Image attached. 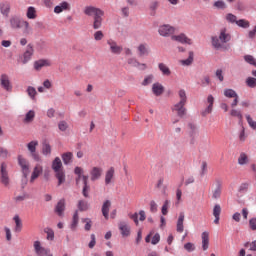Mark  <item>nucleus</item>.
<instances>
[{
  "label": "nucleus",
  "mask_w": 256,
  "mask_h": 256,
  "mask_svg": "<svg viewBox=\"0 0 256 256\" xmlns=\"http://www.w3.org/2000/svg\"><path fill=\"white\" fill-rule=\"evenodd\" d=\"M231 41V32L227 28H222L219 31L218 36L212 37V47L214 49H222L223 51H227V43Z\"/></svg>",
  "instance_id": "nucleus-1"
},
{
  "label": "nucleus",
  "mask_w": 256,
  "mask_h": 256,
  "mask_svg": "<svg viewBox=\"0 0 256 256\" xmlns=\"http://www.w3.org/2000/svg\"><path fill=\"white\" fill-rule=\"evenodd\" d=\"M84 14L88 17H93V29H101L103 25V15L105 12L94 6H86L84 8Z\"/></svg>",
  "instance_id": "nucleus-2"
},
{
  "label": "nucleus",
  "mask_w": 256,
  "mask_h": 256,
  "mask_svg": "<svg viewBox=\"0 0 256 256\" xmlns=\"http://www.w3.org/2000/svg\"><path fill=\"white\" fill-rule=\"evenodd\" d=\"M9 25L11 29H22V27H24L23 29L24 35H33V28L31 27L29 22L26 20L20 19L19 16H12L9 19Z\"/></svg>",
  "instance_id": "nucleus-3"
},
{
  "label": "nucleus",
  "mask_w": 256,
  "mask_h": 256,
  "mask_svg": "<svg viewBox=\"0 0 256 256\" xmlns=\"http://www.w3.org/2000/svg\"><path fill=\"white\" fill-rule=\"evenodd\" d=\"M52 169L55 173V177L58 180V186L63 185L65 183V170L63 169V162H61V158L56 157L52 162Z\"/></svg>",
  "instance_id": "nucleus-4"
},
{
  "label": "nucleus",
  "mask_w": 256,
  "mask_h": 256,
  "mask_svg": "<svg viewBox=\"0 0 256 256\" xmlns=\"http://www.w3.org/2000/svg\"><path fill=\"white\" fill-rule=\"evenodd\" d=\"M17 161H18L19 167L21 168L23 177L27 179V177H29V174L31 173V164L29 163V160L23 157V155H18Z\"/></svg>",
  "instance_id": "nucleus-5"
},
{
  "label": "nucleus",
  "mask_w": 256,
  "mask_h": 256,
  "mask_svg": "<svg viewBox=\"0 0 256 256\" xmlns=\"http://www.w3.org/2000/svg\"><path fill=\"white\" fill-rule=\"evenodd\" d=\"M39 145V141L33 140L27 144V149L30 152V155L34 161H41V156L37 153V147Z\"/></svg>",
  "instance_id": "nucleus-6"
},
{
  "label": "nucleus",
  "mask_w": 256,
  "mask_h": 256,
  "mask_svg": "<svg viewBox=\"0 0 256 256\" xmlns=\"http://www.w3.org/2000/svg\"><path fill=\"white\" fill-rule=\"evenodd\" d=\"M158 33L161 35V37H173V34L175 33V27L164 24L159 26Z\"/></svg>",
  "instance_id": "nucleus-7"
},
{
  "label": "nucleus",
  "mask_w": 256,
  "mask_h": 256,
  "mask_svg": "<svg viewBox=\"0 0 256 256\" xmlns=\"http://www.w3.org/2000/svg\"><path fill=\"white\" fill-rule=\"evenodd\" d=\"M34 251L39 256H53V254H51V250L43 247L39 241L34 242Z\"/></svg>",
  "instance_id": "nucleus-8"
},
{
  "label": "nucleus",
  "mask_w": 256,
  "mask_h": 256,
  "mask_svg": "<svg viewBox=\"0 0 256 256\" xmlns=\"http://www.w3.org/2000/svg\"><path fill=\"white\" fill-rule=\"evenodd\" d=\"M107 45L110 47V52L113 53V55H121V53H123V46H119L115 40H107Z\"/></svg>",
  "instance_id": "nucleus-9"
},
{
  "label": "nucleus",
  "mask_w": 256,
  "mask_h": 256,
  "mask_svg": "<svg viewBox=\"0 0 256 256\" xmlns=\"http://www.w3.org/2000/svg\"><path fill=\"white\" fill-rule=\"evenodd\" d=\"M103 177V168L94 166L90 170V181H99Z\"/></svg>",
  "instance_id": "nucleus-10"
},
{
  "label": "nucleus",
  "mask_w": 256,
  "mask_h": 256,
  "mask_svg": "<svg viewBox=\"0 0 256 256\" xmlns=\"http://www.w3.org/2000/svg\"><path fill=\"white\" fill-rule=\"evenodd\" d=\"M185 103L178 102L172 106V111L177 113L178 117H185L187 115V108H185Z\"/></svg>",
  "instance_id": "nucleus-11"
},
{
  "label": "nucleus",
  "mask_w": 256,
  "mask_h": 256,
  "mask_svg": "<svg viewBox=\"0 0 256 256\" xmlns=\"http://www.w3.org/2000/svg\"><path fill=\"white\" fill-rule=\"evenodd\" d=\"M118 228L122 237H129V235H131V226H129L128 222H125V221L119 222Z\"/></svg>",
  "instance_id": "nucleus-12"
},
{
  "label": "nucleus",
  "mask_w": 256,
  "mask_h": 256,
  "mask_svg": "<svg viewBox=\"0 0 256 256\" xmlns=\"http://www.w3.org/2000/svg\"><path fill=\"white\" fill-rule=\"evenodd\" d=\"M0 85L5 91H13V85H11V80H9V75L7 74H2L0 76Z\"/></svg>",
  "instance_id": "nucleus-13"
},
{
  "label": "nucleus",
  "mask_w": 256,
  "mask_h": 256,
  "mask_svg": "<svg viewBox=\"0 0 256 256\" xmlns=\"http://www.w3.org/2000/svg\"><path fill=\"white\" fill-rule=\"evenodd\" d=\"M0 179L5 187L9 185V173L7 172V164L5 163L1 164Z\"/></svg>",
  "instance_id": "nucleus-14"
},
{
  "label": "nucleus",
  "mask_w": 256,
  "mask_h": 256,
  "mask_svg": "<svg viewBox=\"0 0 256 256\" xmlns=\"http://www.w3.org/2000/svg\"><path fill=\"white\" fill-rule=\"evenodd\" d=\"M172 41H177L178 43H183L186 45H192L193 41L187 37L184 33L179 35H172L171 36Z\"/></svg>",
  "instance_id": "nucleus-15"
},
{
  "label": "nucleus",
  "mask_w": 256,
  "mask_h": 256,
  "mask_svg": "<svg viewBox=\"0 0 256 256\" xmlns=\"http://www.w3.org/2000/svg\"><path fill=\"white\" fill-rule=\"evenodd\" d=\"M33 53H35V50L33 49V45L28 44L26 47V50L23 54V60L22 63L25 65L26 63H29L31 61V57H33Z\"/></svg>",
  "instance_id": "nucleus-16"
},
{
  "label": "nucleus",
  "mask_w": 256,
  "mask_h": 256,
  "mask_svg": "<svg viewBox=\"0 0 256 256\" xmlns=\"http://www.w3.org/2000/svg\"><path fill=\"white\" fill-rule=\"evenodd\" d=\"M43 174V166H41L40 164H37L34 169L33 172L31 174V178H30V183H34L35 180Z\"/></svg>",
  "instance_id": "nucleus-17"
},
{
  "label": "nucleus",
  "mask_w": 256,
  "mask_h": 256,
  "mask_svg": "<svg viewBox=\"0 0 256 256\" xmlns=\"http://www.w3.org/2000/svg\"><path fill=\"white\" fill-rule=\"evenodd\" d=\"M0 12L4 15V17H9V13H11V4L7 1L1 2Z\"/></svg>",
  "instance_id": "nucleus-18"
},
{
  "label": "nucleus",
  "mask_w": 256,
  "mask_h": 256,
  "mask_svg": "<svg viewBox=\"0 0 256 256\" xmlns=\"http://www.w3.org/2000/svg\"><path fill=\"white\" fill-rule=\"evenodd\" d=\"M207 103L209 104L208 107L202 112L203 117L209 115L213 111V103H215V98L213 95H209L207 98Z\"/></svg>",
  "instance_id": "nucleus-19"
},
{
  "label": "nucleus",
  "mask_w": 256,
  "mask_h": 256,
  "mask_svg": "<svg viewBox=\"0 0 256 256\" xmlns=\"http://www.w3.org/2000/svg\"><path fill=\"white\" fill-rule=\"evenodd\" d=\"M64 212H65V199H61V200H59V202L57 203V205L55 207V213L59 217H63Z\"/></svg>",
  "instance_id": "nucleus-20"
},
{
  "label": "nucleus",
  "mask_w": 256,
  "mask_h": 256,
  "mask_svg": "<svg viewBox=\"0 0 256 256\" xmlns=\"http://www.w3.org/2000/svg\"><path fill=\"white\" fill-rule=\"evenodd\" d=\"M43 67H51V61L49 60H38L34 63V69L41 71Z\"/></svg>",
  "instance_id": "nucleus-21"
},
{
  "label": "nucleus",
  "mask_w": 256,
  "mask_h": 256,
  "mask_svg": "<svg viewBox=\"0 0 256 256\" xmlns=\"http://www.w3.org/2000/svg\"><path fill=\"white\" fill-rule=\"evenodd\" d=\"M113 177H115V168L111 167L109 170L106 171L105 185H111V182L113 181Z\"/></svg>",
  "instance_id": "nucleus-22"
},
{
  "label": "nucleus",
  "mask_w": 256,
  "mask_h": 256,
  "mask_svg": "<svg viewBox=\"0 0 256 256\" xmlns=\"http://www.w3.org/2000/svg\"><path fill=\"white\" fill-rule=\"evenodd\" d=\"M184 221H185V214L183 212H181L179 214L178 221H177V227H176V231L178 233H183V231H184L183 222Z\"/></svg>",
  "instance_id": "nucleus-23"
},
{
  "label": "nucleus",
  "mask_w": 256,
  "mask_h": 256,
  "mask_svg": "<svg viewBox=\"0 0 256 256\" xmlns=\"http://www.w3.org/2000/svg\"><path fill=\"white\" fill-rule=\"evenodd\" d=\"M213 216L215 217L214 223L215 225H219V219L221 217V205L216 204L213 208Z\"/></svg>",
  "instance_id": "nucleus-24"
},
{
  "label": "nucleus",
  "mask_w": 256,
  "mask_h": 256,
  "mask_svg": "<svg viewBox=\"0 0 256 256\" xmlns=\"http://www.w3.org/2000/svg\"><path fill=\"white\" fill-rule=\"evenodd\" d=\"M188 129H189V135L192 137V139H195L199 135V128H197V125L194 123H189L188 124Z\"/></svg>",
  "instance_id": "nucleus-25"
},
{
  "label": "nucleus",
  "mask_w": 256,
  "mask_h": 256,
  "mask_svg": "<svg viewBox=\"0 0 256 256\" xmlns=\"http://www.w3.org/2000/svg\"><path fill=\"white\" fill-rule=\"evenodd\" d=\"M222 191H223V185L221 184V181H218L216 188L213 190L212 198L219 199L221 197Z\"/></svg>",
  "instance_id": "nucleus-26"
},
{
  "label": "nucleus",
  "mask_w": 256,
  "mask_h": 256,
  "mask_svg": "<svg viewBox=\"0 0 256 256\" xmlns=\"http://www.w3.org/2000/svg\"><path fill=\"white\" fill-rule=\"evenodd\" d=\"M109 209H111V201L106 200L102 205V215L105 219H109Z\"/></svg>",
  "instance_id": "nucleus-27"
},
{
  "label": "nucleus",
  "mask_w": 256,
  "mask_h": 256,
  "mask_svg": "<svg viewBox=\"0 0 256 256\" xmlns=\"http://www.w3.org/2000/svg\"><path fill=\"white\" fill-rule=\"evenodd\" d=\"M69 10V3L68 2H61L58 6L54 8V13H63V11Z\"/></svg>",
  "instance_id": "nucleus-28"
},
{
  "label": "nucleus",
  "mask_w": 256,
  "mask_h": 256,
  "mask_svg": "<svg viewBox=\"0 0 256 256\" xmlns=\"http://www.w3.org/2000/svg\"><path fill=\"white\" fill-rule=\"evenodd\" d=\"M201 237L203 251H207L209 249V232H203Z\"/></svg>",
  "instance_id": "nucleus-29"
},
{
  "label": "nucleus",
  "mask_w": 256,
  "mask_h": 256,
  "mask_svg": "<svg viewBox=\"0 0 256 256\" xmlns=\"http://www.w3.org/2000/svg\"><path fill=\"white\" fill-rule=\"evenodd\" d=\"M152 91L154 95H156V97H159V95H163V85H161L160 83H154L152 86Z\"/></svg>",
  "instance_id": "nucleus-30"
},
{
  "label": "nucleus",
  "mask_w": 256,
  "mask_h": 256,
  "mask_svg": "<svg viewBox=\"0 0 256 256\" xmlns=\"http://www.w3.org/2000/svg\"><path fill=\"white\" fill-rule=\"evenodd\" d=\"M14 222H15V233H21V230L23 229V222H21V218H19V215L14 216Z\"/></svg>",
  "instance_id": "nucleus-31"
},
{
  "label": "nucleus",
  "mask_w": 256,
  "mask_h": 256,
  "mask_svg": "<svg viewBox=\"0 0 256 256\" xmlns=\"http://www.w3.org/2000/svg\"><path fill=\"white\" fill-rule=\"evenodd\" d=\"M139 57H143L144 55H149V46L147 44H140L138 46Z\"/></svg>",
  "instance_id": "nucleus-32"
},
{
  "label": "nucleus",
  "mask_w": 256,
  "mask_h": 256,
  "mask_svg": "<svg viewBox=\"0 0 256 256\" xmlns=\"http://www.w3.org/2000/svg\"><path fill=\"white\" fill-rule=\"evenodd\" d=\"M27 19H37V10L35 7L30 6L26 12Z\"/></svg>",
  "instance_id": "nucleus-33"
},
{
  "label": "nucleus",
  "mask_w": 256,
  "mask_h": 256,
  "mask_svg": "<svg viewBox=\"0 0 256 256\" xmlns=\"http://www.w3.org/2000/svg\"><path fill=\"white\" fill-rule=\"evenodd\" d=\"M77 225H79V211H76L74 213L70 229H72V231H75L77 229Z\"/></svg>",
  "instance_id": "nucleus-34"
},
{
  "label": "nucleus",
  "mask_w": 256,
  "mask_h": 256,
  "mask_svg": "<svg viewBox=\"0 0 256 256\" xmlns=\"http://www.w3.org/2000/svg\"><path fill=\"white\" fill-rule=\"evenodd\" d=\"M62 161L64 165H69L73 161V154L71 152H66L62 154Z\"/></svg>",
  "instance_id": "nucleus-35"
},
{
  "label": "nucleus",
  "mask_w": 256,
  "mask_h": 256,
  "mask_svg": "<svg viewBox=\"0 0 256 256\" xmlns=\"http://www.w3.org/2000/svg\"><path fill=\"white\" fill-rule=\"evenodd\" d=\"M158 68L161 71L162 75L169 77L171 75V69H169L164 63L158 64Z\"/></svg>",
  "instance_id": "nucleus-36"
},
{
  "label": "nucleus",
  "mask_w": 256,
  "mask_h": 256,
  "mask_svg": "<svg viewBox=\"0 0 256 256\" xmlns=\"http://www.w3.org/2000/svg\"><path fill=\"white\" fill-rule=\"evenodd\" d=\"M236 25H238V27H241L242 29H249V27H251V23L249 22V20H245V19H240L236 22Z\"/></svg>",
  "instance_id": "nucleus-37"
},
{
  "label": "nucleus",
  "mask_w": 256,
  "mask_h": 256,
  "mask_svg": "<svg viewBox=\"0 0 256 256\" xmlns=\"http://www.w3.org/2000/svg\"><path fill=\"white\" fill-rule=\"evenodd\" d=\"M249 163V157H247V154L241 153L238 157V164L239 165H247Z\"/></svg>",
  "instance_id": "nucleus-38"
},
{
  "label": "nucleus",
  "mask_w": 256,
  "mask_h": 256,
  "mask_svg": "<svg viewBox=\"0 0 256 256\" xmlns=\"http://www.w3.org/2000/svg\"><path fill=\"white\" fill-rule=\"evenodd\" d=\"M200 85L201 87H207L211 85V77H209V75H205L202 78H200Z\"/></svg>",
  "instance_id": "nucleus-39"
},
{
  "label": "nucleus",
  "mask_w": 256,
  "mask_h": 256,
  "mask_svg": "<svg viewBox=\"0 0 256 256\" xmlns=\"http://www.w3.org/2000/svg\"><path fill=\"white\" fill-rule=\"evenodd\" d=\"M33 119H35V111L30 110L24 118V123H33Z\"/></svg>",
  "instance_id": "nucleus-40"
},
{
  "label": "nucleus",
  "mask_w": 256,
  "mask_h": 256,
  "mask_svg": "<svg viewBox=\"0 0 256 256\" xmlns=\"http://www.w3.org/2000/svg\"><path fill=\"white\" fill-rule=\"evenodd\" d=\"M78 209L79 211H87L89 209V203L85 200H79Z\"/></svg>",
  "instance_id": "nucleus-41"
},
{
  "label": "nucleus",
  "mask_w": 256,
  "mask_h": 256,
  "mask_svg": "<svg viewBox=\"0 0 256 256\" xmlns=\"http://www.w3.org/2000/svg\"><path fill=\"white\" fill-rule=\"evenodd\" d=\"M178 96H179V103H184L187 104V92L185 90L181 89L178 91Z\"/></svg>",
  "instance_id": "nucleus-42"
},
{
  "label": "nucleus",
  "mask_w": 256,
  "mask_h": 256,
  "mask_svg": "<svg viewBox=\"0 0 256 256\" xmlns=\"http://www.w3.org/2000/svg\"><path fill=\"white\" fill-rule=\"evenodd\" d=\"M224 95L228 99H234L235 97L238 96L237 92H235V90H233V89H226V90H224Z\"/></svg>",
  "instance_id": "nucleus-43"
},
{
  "label": "nucleus",
  "mask_w": 256,
  "mask_h": 256,
  "mask_svg": "<svg viewBox=\"0 0 256 256\" xmlns=\"http://www.w3.org/2000/svg\"><path fill=\"white\" fill-rule=\"evenodd\" d=\"M27 94L29 95V97H30L33 101H35V97H36V95H37V90L35 89V87L29 86V87L27 88Z\"/></svg>",
  "instance_id": "nucleus-44"
},
{
  "label": "nucleus",
  "mask_w": 256,
  "mask_h": 256,
  "mask_svg": "<svg viewBox=\"0 0 256 256\" xmlns=\"http://www.w3.org/2000/svg\"><path fill=\"white\" fill-rule=\"evenodd\" d=\"M74 173H75V175L78 176L76 178V183H79V181H81V177H83V168H81L79 166L75 167Z\"/></svg>",
  "instance_id": "nucleus-45"
},
{
  "label": "nucleus",
  "mask_w": 256,
  "mask_h": 256,
  "mask_svg": "<svg viewBox=\"0 0 256 256\" xmlns=\"http://www.w3.org/2000/svg\"><path fill=\"white\" fill-rule=\"evenodd\" d=\"M169 205H171V201L165 200L161 209L162 215H167V213H169Z\"/></svg>",
  "instance_id": "nucleus-46"
},
{
  "label": "nucleus",
  "mask_w": 256,
  "mask_h": 256,
  "mask_svg": "<svg viewBox=\"0 0 256 256\" xmlns=\"http://www.w3.org/2000/svg\"><path fill=\"white\" fill-rule=\"evenodd\" d=\"M230 115H231V117H237L239 119V121H243V114H241V111H239L237 109H232L230 111Z\"/></svg>",
  "instance_id": "nucleus-47"
},
{
  "label": "nucleus",
  "mask_w": 256,
  "mask_h": 256,
  "mask_svg": "<svg viewBox=\"0 0 256 256\" xmlns=\"http://www.w3.org/2000/svg\"><path fill=\"white\" fill-rule=\"evenodd\" d=\"M180 63L181 65H186V66L191 65L193 63V52L190 51L188 59L181 60Z\"/></svg>",
  "instance_id": "nucleus-48"
},
{
  "label": "nucleus",
  "mask_w": 256,
  "mask_h": 256,
  "mask_svg": "<svg viewBox=\"0 0 256 256\" xmlns=\"http://www.w3.org/2000/svg\"><path fill=\"white\" fill-rule=\"evenodd\" d=\"M246 85L250 87L251 89H255L256 87V78L248 77L246 79Z\"/></svg>",
  "instance_id": "nucleus-49"
},
{
  "label": "nucleus",
  "mask_w": 256,
  "mask_h": 256,
  "mask_svg": "<svg viewBox=\"0 0 256 256\" xmlns=\"http://www.w3.org/2000/svg\"><path fill=\"white\" fill-rule=\"evenodd\" d=\"M82 223H86L85 224V231H91V227L93 226V221H91L89 218H84L82 219Z\"/></svg>",
  "instance_id": "nucleus-50"
},
{
  "label": "nucleus",
  "mask_w": 256,
  "mask_h": 256,
  "mask_svg": "<svg viewBox=\"0 0 256 256\" xmlns=\"http://www.w3.org/2000/svg\"><path fill=\"white\" fill-rule=\"evenodd\" d=\"M244 61H246V63H249V65H253L254 67H256V59L253 56L251 55L244 56Z\"/></svg>",
  "instance_id": "nucleus-51"
},
{
  "label": "nucleus",
  "mask_w": 256,
  "mask_h": 256,
  "mask_svg": "<svg viewBox=\"0 0 256 256\" xmlns=\"http://www.w3.org/2000/svg\"><path fill=\"white\" fill-rule=\"evenodd\" d=\"M246 120H247L249 127H251V129L256 130V121H254V119L251 118L250 115H246Z\"/></svg>",
  "instance_id": "nucleus-52"
},
{
  "label": "nucleus",
  "mask_w": 256,
  "mask_h": 256,
  "mask_svg": "<svg viewBox=\"0 0 256 256\" xmlns=\"http://www.w3.org/2000/svg\"><path fill=\"white\" fill-rule=\"evenodd\" d=\"M214 7L216 9H227V4L223 0H218L214 3Z\"/></svg>",
  "instance_id": "nucleus-53"
},
{
  "label": "nucleus",
  "mask_w": 256,
  "mask_h": 256,
  "mask_svg": "<svg viewBox=\"0 0 256 256\" xmlns=\"http://www.w3.org/2000/svg\"><path fill=\"white\" fill-rule=\"evenodd\" d=\"M58 128L60 131H66L67 129H69V124L66 121L62 120L58 123Z\"/></svg>",
  "instance_id": "nucleus-54"
},
{
  "label": "nucleus",
  "mask_w": 256,
  "mask_h": 256,
  "mask_svg": "<svg viewBox=\"0 0 256 256\" xmlns=\"http://www.w3.org/2000/svg\"><path fill=\"white\" fill-rule=\"evenodd\" d=\"M249 189V183H242L239 188H238V191L239 193H247Z\"/></svg>",
  "instance_id": "nucleus-55"
},
{
  "label": "nucleus",
  "mask_w": 256,
  "mask_h": 256,
  "mask_svg": "<svg viewBox=\"0 0 256 256\" xmlns=\"http://www.w3.org/2000/svg\"><path fill=\"white\" fill-rule=\"evenodd\" d=\"M43 155H51V145L44 144L42 148Z\"/></svg>",
  "instance_id": "nucleus-56"
},
{
  "label": "nucleus",
  "mask_w": 256,
  "mask_h": 256,
  "mask_svg": "<svg viewBox=\"0 0 256 256\" xmlns=\"http://www.w3.org/2000/svg\"><path fill=\"white\" fill-rule=\"evenodd\" d=\"M105 37V34H103V31L99 30L94 33V39L95 41H101Z\"/></svg>",
  "instance_id": "nucleus-57"
},
{
  "label": "nucleus",
  "mask_w": 256,
  "mask_h": 256,
  "mask_svg": "<svg viewBox=\"0 0 256 256\" xmlns=\"http://www.w3.org/2000/svg\"><path fill=\"white\" fill-rule=\"evenodd\" d=\"M151 83H153V75H148L143 80L142 85H144V87H145L147 85H151Z\"/></svg>",
  "instance_id": "nucleus-58"
},
{
  "label": "nucleus",
  "mask_w": 256,
  "mask_h": 256,
  "mask_svg": "<svg viewBox=\"0 0 256 256\" xmlns=\"http://www.w3.org/2000/svg\"><path fill=\"white\" fill-rule=\"evenodd\" d=\"M0 157L7 159V157H9V150L4 147H0Z\"/></svg>",
  "instance_id": "nucleus-59"
},
{
  "label": "nucleus",
  "mask_w": 256,
  "mask_h": 256,
  "mask_svg": "<svg viewBox=\"0 0 256 256\" xmlns=\"http://www.w3.org/2000/svg\"><path fill=\"white\" fill-rule=\"evenodd\" d=\"M127 63H128V65H130L131 67H139V62H138V60L135 59V58H129V59L127 60Z\"/></svg>",
  "instance_id": "nucleus-60"
},
{
  "label": "nucleus",
  "mask_w": 256,
  "mask_h": 256,
  "mask_svg": "<svg viewBox=\"0 0 256 256\" xmlns=\"http://www.w3.org/2000/svg\"><path fill=\"white\" fill-rule=\"evenodd\" d=\"M89 191H91V187L90 186H83L82 195L86 199H89Z\"/></svg>",
  "instance_id": "nucleus-61"
},
{
  "label": "nucleus",
  "mask_w": 256,
  "mask_h": 256,
  "mask_svg": "<svg viewBox=\"0 0 256 256\" xmlns=\"http://www.w3.org/2000/svg\"><path fill=\"white\" fill-rule=\"evenodd\" d=\"M200 175L203 177L204 175H207V162L203 161L201 164V171Z\"/></svg>",
  "instance_id": "nucleus-62"
},
{
  "label": "nucleus",
  "mask_w": 256,
  "mask_h": 256,
  "mask_svg": "<svg viewBox=\"0 0 256 256\" xmlns=\"http://www.w3.org/2000/svg\"><path fill=\"white\" fill-rule=\"evenodd\" d=\"M245 247H250V251H256V240L251 243L247 242L244 244Z\"/></svg>",
  "instance_id": "nucleus-63"
},
{
  "label": "nucleus",
  "mask_w": 256,
  "mask_h": 256,
  "mask_svg": "<svg viewBox=\"0 0 256 256\" xmlns=\"http://www.w3.org/2000/svg\"><path fill=\"white\" fill-rule=\"evenodd\" d=\"M249 227L252 231H256V218L249 220Z\"/></svg>",
  "instance_id": "nucleus-64"
}]
</instances>
